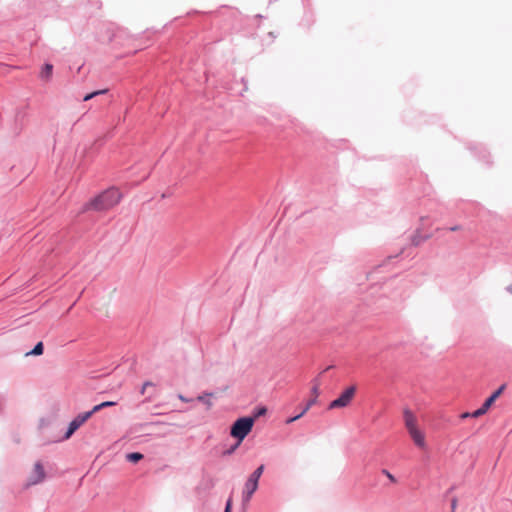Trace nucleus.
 Masks as SVG:
<instances>
[{"instance_id":"1","label":"nucleus","mask_w":512,"mask_h":512,"mask_svg":"<svg viewBox=\"0 0 512 512\" xmlns=\"http://www.w3.org/2000/svg\"><path fill=\"white\" fill-rule=\"evenodd\" d=\"M122 198L117 188L111 187L85 205V210L105 211L117 205Z\"/></svg>"},{"instance_id":"2","label":"nucleus","mask_w":512,"mask_h":512,"mask_svg":"<svg viewBox=\"0 0 512 512\" xmlns=\"http://www.w3.org/2000/svg\"><path fill=\"white\" fill-rule=\"evenodd\" d=\"M403 417H404L405 427H406L411 439L413 440L414 444L421 449H425L426 448L425 434L418 427V422H417L416 416L409 409H405L403 412Z\"/></svg>"},{"instance_id":"3","label":"nucleus","mask_w":512,"mask_h":512,"mask_svg":"<svg viewBox=\"0 0 512 512\" xmlns=\"http://www.w3.org/2000/svg\"><path fill=\"white\" fill-rule=\"evenodd\" d=\"M254 425V418L242 417L239 418L231 427V436L238 440L237 444L231 447L227 452L233 453L240 445L244 438L251 432Z\"/></svg>"},{"instance_id":"4","label":"nucleus","mask_w":512,"mask_h":512,"mask_svg":"<svg viewBox=\"0 0 512 512\" xmlns=\"http://www.w3.org/2000/svg\"><path fill=\"white\" fill-rule=\"evenodd\" d=\"M320 381L319 379H314L312 381V388H311V398H310V402H307L306 406L304 407V409L301 411L300 414L294 416V417H290L289 419L286 420V424H291L292 422L298 420L299 418H301L313 405H315L317 403V399L320 395Z\"/></svg>"},{"instance_id":"5","label":"nucleus","mask_w":512,"mask_h":512,"mask_svg":"<svg viewBox=\"0 0 512 512\" xmlns=\"http://www.w3.org/2000/svg\"><path fill=\"white\" fill-rule=\"evenodd\" d=\"M355 394L356 386L353 385L346 388L337 399L333 400L329 404L328 409H337L349 406Z\"/></svg>"},{"instance_id":"6","label":"nucleus","mask_w":512,"mask_h":512,"mask_svg":"<svg viewBox=\"0 0 512 512\" xmlns=\"http://www.w3.org/2000/svg\"><path fill=\"white\" fill-rule=\"evenodd\" d=\"M46 478L45 469L40 461H37L34 464V467L29 474L27 481L25 483V487H30L34 485H38L42 483Z\"/></svg>"},{"instance_id":"7","label":"nucleus","mask_w":512,"mask_h":512,"mask_svg":"<svg viewBox=\"0 0 512 512\" xmlns=\"http://www.w3.org/2000/svg\"><path fill=\"white\" fill-rule=\"evenodd\" d=\"M505 389V385L500 386L495 392L492 393L490 397H488L483 405L473 412V418H478L487 413L493 403L500 397Z\"/></svg>"},{"instance_id":"8","label":"nucleus","mask_w":512,"mask_h":512,"mask_svg":"<svg viewBox=\"0 0 512 512\" xmlns=\"http://www.w3.org/2000/svg\"><path fill=\"white\" fill-rule=\"evenodd\" d=\"M90 418L89 413H80L78 414L70 423L68 426V429L66 433L63 436L64 440L69 439L75 431L80 428L88 419Z\"/></svg>"},{"instance_id":"9","label":"nucleus","mask_w":512,"mask_h":512,"mask_svg":"<svg viewBox=\"0 0 512 512\" xmlns=\"http://www.w3.org/2000/svg\"><path fill=\"white\" fill-rule=\"evenodd\" d=\"M258 481L249 478L244 485L242 492V500L244 503L248 502L253 495V493L257 490Z\"/></svg>"},{"instance_id":"10","label":"nucleus","mask_w":512,"mask_h":512,"mask_svg":"<svg viewBox=\"0 0 512 512\" xmlns=\"http://www.w3.org/2000/svg\"><path fill=\"white\" fill-rule=\"evenodd\" d=\"M53 66L49 63H46L41 70L40 77L42 79L48 80L52 76Z\"/></svg>"},{"instance_id":"11","label":"nucleus","mask_w":512,"mask_h":512,"mask_svg":"<svg viewBox=\"0 0 512 512\" xmlns=\"http://www.w3.org/2000/svg\"><path fill=\"white\" fill-rule=\"evenodd\" d=\"M214 397L213 393H207L197 397V400L203 402L208 408L212 406L211 399Z\"/></svg>"},{"instance_id":"12","label":"nucleus","mask_w":512,"mask_h":512,"mask_svg":"<svg viewBox=\"0 0 512 512\" xmlns=\"http://www.w3.org/2000/svg\"><path fill=\"white\" fill-rule=\"evenodd\" d=\"M143 457H144L143 454H141L139 452H132V453H128L126 455L127 461L132 462V463H137L138 461L142 460Z\"/></svg>"},{"instance_id":"13","label":"nucleus","mask_w":512,"mask_h":512,"mask_svg":"<svg viewBox=\"0 0 512 512\" xmlns=\"http://www.w3.org/2000/svg\"><path fill=\"white\" fill-rule=\"evenodd\" d=\"M42 353H43V343L38 342L31 351L26 353V355L38 356V355H41Z\"/></svg>"},{"instance_id":"14","label":"nucleus","mask_w":512,"mask_h":512,"mask_svg":"<svg viewBox=\"0 0 512 512\" xmlns=\"http://www.w3.org/2000/svg\"><path fill=\"white\" fill-rule=\"evenodd\" d=\"M107 91H108L107 89H102V90H97V91L91 92L83 97V101H89L98 95L107 93Z\"/></svg>"},{"instance_id":"15","label":"nucleus","mask_w":512,"mask_h":512,"mask_svg":"<svg viewBox=\"0 0 512 512\" xmlns=\"http://www.w3.org/2000/svg\"><path fill=\"white\" fill-rule=\"evenodd\" d=\"M264 470V466H259L251 475L249 478L254 479L256 481H259V478L261 477Z\"/></svg>"},{"instance_id":"16","label":"nucleus","mask_w":512,"mask_h":512,"mask_svg":"<svg viewBox=\"0 0 512 512\" xmlns=\"http://www.w3.org/2000/svg\"><path fill=\"white\" fill-rule=\"evenodd\" d=\"M267 413V409L266 407L264 406H261V407H258L255 412H254V416L252 418L257 419L261 416H264L265 414Z\"/></svg>"},{"instance_id":"17","label":"nucleus","mask_w":512,"mask_h":512,"mask_svg":"<svg viewBox=\"0 0 512 512\" xmlns=\"http://www.w3.org/2000/svg\"><path fill=\"white\" fill-rule=\"evenodd\" d=\"M101 409H103L102 403H100V404H98V405L94 406L92 410L87 411L86 413H89V414H90V417H91L94 413H96V412L100 411Z\"/></svg>"},{"instance_id":"18","label":"nucleus","mask_w":512,"mask_h":512,"mask_svg":"<svg viewBox=\"0 0 512 512\" xmlns=\"http://www.w3.org/2000/svg\"><path fill=\"white\" fill-rule=\"evenodd\" d=\"M152 386H154V384L152 382H150V381L145 382L142 386L141 393L144 394L146 392L147 388L152 387Z\"/></svg>"},{"instance_id":"19","label":"nucleus","mask_w":512,"mask_h":512,"mask_svg":"<svg viewBox=\"0 0 512 512\" xmlns=\"http://www.w3.org/2000/svg\"><path fill=\"white\" fill-rule=\"evenodd\" d=\"M383 474H384V475H386V476H387V478H388L391 482H393V483H395V482H396L395 477H394V476H393L389 471H387V470H383Z\"/></svg>"},{"instance_id":"20","label":"nucleus","mask_w":512,"mask_h":512,"mask_svg":"<svg viewBox=\"0 0 512 512\" xmlns=\"http://www.w3.org/2000/svg\"><path fill=\"white\" fill-rule=\"evenodd\" d=\"M114 405H116V402H113V401H105V402H102V406H103V408L111 407V406H114Z\"/></svg>"},{"instance_id":"21","label":"nucleus","mask_w":512,"mask_h":512,"mask_svg":"<svg viewBox=\"0 0 512 512\" xmlns=\"http://www.w3.org/2000/svg\"><path fill=\"white\" fill-rule=\"evenodd\" d=\"M469 417H473V412H472V413H470V412H464V413H462V414L460 415V418H461V419H467V418H469Z\"/></svg>"},{"instance_id":"22","label":"nucleus","mask_w":512,"mask_h":512,"mask_svg":"<svg viewBox=\"0 0 512 512\" xmlns=\"http://www.w3.org/2000/svg\"><path fill=\"white\" fill-rule=\"evenodd\" d=\"M456 506H457V499L453 498L452 503H451L452 512H454V510L456 509Z\"/></svg>"},{"instance_id":"23","label":"nucleus","mask_w":512,"mask_h":512,"mask_svg":"<svg viewBox=\"0 0 512 512\" xmlns=\"http://www.w3.org/2000/svg\"><path fill=\"white\" fill-rule=\"evenodd\" d=\"M178 398H179L181 401H183V402H189V401H190L189 399H187L186 397H184V396H183V395H181V394L178 396Z\"/></svg>"},{"instance_id":"24","label":"nucleus","mask_w":512,"mask_h":512,"mask_svg":"<svg viewBox=\"0 0 512 512\" xmlns=\"http://www.w3.org/2000/svg\"><path fill=\"white\" fill-rule=\"evenodd\" d=\"M460 228H461L460 226H453V227H450L449 230L450 231H458V230H460Z\"/></svg>"},{"instance_id":"25","label":"nucleus","mask_w":512,"mask_h":512,"mask_svg":"<svg viewBox=\"0 0 512 512\" xmlns=\"http://www.w3.org/2000/svg\"><path fill=\"white\" fill-rule=\"evenodd\" d=\"M225 512H230V501L226 503V510Z\"/></svg>"},{"instance_id":"26","label":"nucleus","mask_w":512,"mask_h":512,"mask_svg":"<svg viewBox=\"0 0 512 512\" xmlns=\"http://www.w3.org/2000/svg\"><path fill=\"white\" fill-rule=\"evenodd\" d=\"M413 243H414L415 245H418V244H419V241H417V240L414 238V239H413Z\"/></svg>"}]
</instances>
